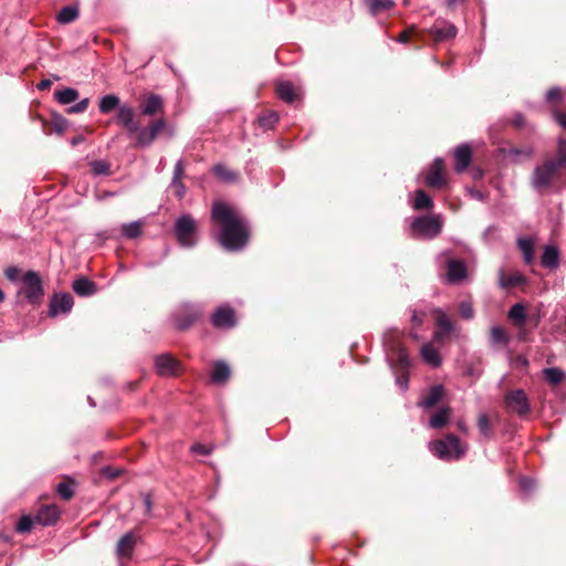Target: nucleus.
Wrapping results in <instances>:
<instances>
[{"instance_id": "1", "label": "nucleus", "mask_w": 566, "mask_h": 566, "mask_svg": "<svg viewBox=\"0 0 566 566\" xmlns=\"http://www.w3.org/2000/svg\"><path fill=\"white\" fill-rule=\"evenodd\" d=\"M211 217L221 227L219 242L226 250L238 251L247 245L248 226L230 206L221 201L214 202Z\"/></svg>"}, {"instance_id": "2", "label": "nucleus", "mask_w": 566, "mask_h": 566, "mask_svg": "<svg viewBox=\"0 0 566 566\" xmlns=\"http://www.w3.org/2000/svg\"><path fill=\"white\" fill-rule=\"evenodd\" d=\"M117 124L122 125L129 136H135L134 147L144 148L150 146L159 133L167 125L165 117L150 120L147 127L142 128L140 123L136 119L135 109L128 105H120L116 115Z\"/></svg>"}, {"instance_id": "3", "label": "nucleus", "mask_w": 566, "mask_h": 566, "mask_svg": "<svg viewBox=\"0 0 566 566\" xmlns=\"http://www.w3.org/2000/svg\"><path fill=\"white\" fill-rule=\"evenodd\" d=\"M566 170V139L559 138L555 157H547L531 175V185L539 193L552 188L560 171Z\"/></svg>"}, {"instance_id": "4", "label": "nucleus", "mask_w": 566, "mask_h": 566, "mask_svg": "<svg viewBox=\"0 0 566 566\" xmlns=\"http://www.w3.org/2000/svg\"><path fill=\"white\" fill-rule=\"evenodd\" d=\"M386 345L389 349L388 359L392 371L396 374V382L407 389L409 382L410 359L406 348L401 345L397 336H388Z\"/></svg>"}, {"instance_id": "5", "label": "nucleus", "mask_w": 566, "mask_h": 566, "mask_svg": "<svg viewBox=\"0 0 566 566\" xmlns=\"http://www.w3.org/2000/svg\"><path fill=\"white\" fill-rule=\"evenodd\" d=\"M465 450V446L452 433L447 434L444 439L436 440L431 444L432 453L443 461L459 460L464 455Z\"/></svg>"}, {"instance_id": "6", "label": "nucleus", "mask_w": 566, "mask_h": 566, "mask_svg": "<svg viewBox=\"0 0 566 566\" xmlns=\"http://www.w3.org/2000/svg\"><path fill=\"white\" fill-rule=\"evenodd\" d=\"M21 281L22 286L18 294L23 295L31 305H39L44 296V285L40 274L29 270L22 275Z\"/></svg>"}, {"instance_id": "7", "label": "nucleus", "mask_w": 566, "mask_h": 566, "mask_svg": "<svg viewBox=\"0 0 566 566\" xmlns=\"http://www.w3.org/2000/svg\"><path fill=\"white\" fill-rule=\"evenodd\" d=\"M442 230L439 216L418 217L411 223V232L415 238H436Z\"/></svg>"}, {"instance_id": "8", "label": "nucleus", "mask_w": 566, "mask_h": 566, "mask_svg": "<svg viewBox=\"0 0 566 566\" xmlns=\"http://www.w3.org/2000/svg\"><path fill=\"white\" fill-rule=\"evenodd\" d=\"M175 234L178 242L186 248L196 244L197 223L190 214H184L177 219Z\"/></svg>"}, {"instance_id": "9", "label": "nucleus", "mask_w": 566, "mask_h": 566, "mask_svg": "<svg viewBox=\"0 0 566 566\" xmlns=\"http://www.w3.org/2000/svg\"><path fill=\"white\" fill-rule=\"evenodd\" d=\"M504 405L520 417H526L531 412L530 400L523 389L509 390L504 396Z\"/></svg>"}, {"instance_id": "10", "label": "nucleus", "mask_w": 566, "mask_h": 566, "mask_svg": "<svg viewBox=\"0 0 566 566\" xmlns=\"http://www.w3.org/2000/svg\"><path fill=\"white\" fill-rule=\"evenodd\" d=\"M157 374L161 377H176L182 370L181 361L171 354L165 353L155 357Z\"/></svg>"}, {"instance_id": "11", "label": "nucleus", "mask_w": 566, "mask_h": 566, "mask_svg": "<svg viewBox=\"0 0 566 566\" xmlns=\"http://www.w3.org/2000/svg\"><path fill=\"white\" fill-rule=\"evenodd\" d=\"M211 324L218 329H231L237 326L235 311L229 305H221L211 315Z\"/></svg>"}, {"instance_id": "12", "label": "nucleus", "mask_w": 566, "mask_h": 566, "mask_svg": "<svg viewBox=\"0 0 566 566\" xmlns=\"http://www.w3.org/2000/svg\"><path fill=\"white\" fill-rule=\"evenodd\" d=\"M444 161L438 157L431 164L426 177V184L430 188L442 189L447 186Z\"/></svg>"}, {"instance_id": "13", "label": "nucleus", "mask_w": 566, "mask_h": 566, "mask_svg": "<svg viewBox=\"0 0 566 566\" xmlns=\"http://www.w3.org/2000/svg\"><path fill=\"white\" fill-rule=\"evenodd\" d=\"M73 305L74 300L70 293H54L49 304V316L55 317L59 314L69 313Z\"/></svg>"}, {"instance_id": "14", "label": "nucleus", "mask_w": 566, "mask_h": 566, "mask_svg": "<svg viewBox=\"0 0 566 566\" xmlns=\"http://www.w3.org/2000/svg\"><path fill=\"white\" fill-rule=\"evenodd\" d=\"M437 331L433 334L434 340L442 343L453 332V324L450 317L440 308L433 311Z\"/></svg>"}, {"instance_id": "15", "label": "nucleus", "mask_w": 566, "mask_h": 566, "mask_svg": "<svg viewBox=\"0 0 566 566\" xmlns=\"http://www.w3.org/2000/svg\"><path fill=\"white\" fill-rule=\"evenodd\" d=\"M139 109L142 115L145 116H155L157 114H164L163 98L156 94L145 95L140 99Z\"/></svg>"}, {"instance_id": "16", "label": "nucleus", "mask_w": 566, "mask_h": 566, "mask_svg": "<svg viewBox=\"0 0 566 566\" xmlns=\"http://www.w3.org/2000/svg\"><path fill=\"white\" fill-rule=\"evenodd\" d=\"M423 32L427 40L430 39L438 43L454 38L457 34V28L451 23H444L442 27L433 25Z\"/></svg>"}, {"instance_id": "17", "label": "nucleus", "mask_w": 566, "mask_h": 566, "mask_svg": "<svg viewBox=\"0 0 566 566\" xmlns=\"http://www.w3.org/2000/svg\"><path fill=\"white\" fill-rule=\"evenodd\" d=\"M396 40L400 43H413V49L419 50L427 41V38L424 35L423 31H418L416 25H410L406 28L403 31H401Z\"/></svg>"}, {"instance_id": "18", "label": "nucleus", "mask_w": 566, "mask_h": 566, "mask_svg": "<svg viewBox=\"0 0 566 566\" xmlns=\"http://www.w3.org/2000/svg\"><path fill=\"white\" fill-rule=\"evenodd\" d=\"M60 515V509L55 504L42 505L35 515V522L43 526L53 525L57 522Z\"/></svg>"}, {"instance_id": "19", "label": "nucleus", "mask_w": 566, "mask_h": 566, "mask_svg": "<svg viewBox=\"0 0 566 566\" xmlns=\"http://www.w3.org/2000/svg\"><path fill=\"white\" fill-rule=\"evenodd\" d=\"M454 170L458 174L463 172L471 164L472 148L468 144L458 146L454 149Z\"/></svg>"}, {"instance_id": "20", "label": "nucleus", "mask_w": 566, "mask_h": 566, "mask_svg": "<svg viewBox=\"0 0 566 566\" xmlns=\"http://www.w3.org/2000/svg\"><path fill=\"white\" fill-rule=\"evenodd\" d=\"M138 536L134 532H128L119 538L116 552L119 557L130 558L137 544Z\"/></svg>"}, {"instance_id": "21", "label": "nucleus", "mask_w": 566, "mask_h": 566, "mask_svg": "<svg viewBox=\"0 0 566 566\" xmlns=\"http://www.w3.org/2000/svg\"><path fill=\"white\" fill-rule=\"evenodd\" d=\"M468 275V269L461 260H449L447 268V279L450 283H459Z\"/></svg>"}, {"instance_id": "22", "label": "nucleus", "mask_w": 566, "mask_h": 566, "mask_svg": "<svg viewBox=\"0 0 566 566\" xmlns=\"http://www.w3.org/2000/svg\"><path fill=\"white\" fill-rule=\"evenodd\" d=\"M72 289L81 297L92 296L97 292L96 283L86 276H80L74 280Z\"/></svg>"}, {"instance_id": "23", "label": "nucleus", "mask_w": 566, "mask_h": 566, "mask_svg": "<svg viewBox=\"0 0 566 566\" xmlns=\"http://www.w3.org/2000/svg\"><path fill=\"white\" fill-rule=\"evenodd\" d=\"M231 376L230 367L223 360H217L212 365L210 380L214 385H224Z\"/></svg>"}, {"instance_id": "24", "label": "nucleus", "mask_w": 566, "mask_h": 566, "mask_svg": "<svg viewBox=\"0 0 566 566\" xmlns=\"http://www.w3.org/2000/svg\"><path fill=\"white\" fill-rule=\"evenodd\" d=\"M200 315L197 311H185L176 314L174 317L176 329L180 332L189 329L199 319Z\"/></svg>"}, {"instance_id": "25", "label": "nucleus", "mask_w": 566, "mask_h": 566, "mask_svg": "<svg viewBox=\"0 0 566 566\" xmlns=\"http://www.w3.org/2000/svg\"><path fill=\"white\" fill-rule=\"evenodd\" d=\"M444 396V388L442 385L432 386L428 394L418 402L419 407L422 408H433L436 407Z\"/></svg>"}, {"instance_id": "26", "label": "nucleus", "mask_w": 566, "mask_h": 566, "mask_svg": "<svg viewBox=\"0 0 566 566\" xmlns=\"http://www.w3.org/2000/svg\"><path fill=\"white\" fill-rule=\"evenodd\" d=\"M279 97L286 103H294L300 94L296 87L291 82H279L275 86Z\"/></svg>"}, {"instance_id": "27", "label": "nucleus", "mask_w": 566, "mask_h": 566, "mask_svg": "<svg viewBox=\"0 0 566 566\" xmlns=\"http://www.w3.org/2000/svg\"><path fill=\"white\" fill-rule=\"evenodd\" d=\"M507 317L512 321L513 325L518 328L523 329L526 325V311L525 306L522 303L514 304L509 313Z\"/></svg>"}, {"instance_id": "28", "label": "nucleus", "mask_w": 566, "mask_h": 566, "mask_svg": "<svg viewBox=\"0 0 566 566\" xmlns=\"http://www.w3.org/2000/svg\"><path fill=\"white\" fill-rule=\"evenodd\" d=\"M525 282V276L518 272L506 274L504 271H500V285L503 289L514 287Z\"/></svg>"}, {"instance_id": "29", "label": "nucleus", "mask_w": 566, "mask_h": 566, "mask_svg": "<svg viewBox=\"0 0 566 566\" xmlns=\"http://www.w3.org/2000/svg\"><path fill=\"white\" fill-rule=\"evenodd\" d=\"M421 357L430 366L437 368L441 365V357L439 352L428 343L421 347Z\"/></svg>"}, {"instance_id": "30", "label": "nucleus", "mask_w": 566, "mask_h": 566, "mask_svg": "<svg viewBox=\"0 0 566 566\" xmlns=\"http://www.w3.org/2000/svg\"><path fill=\"white\" fill-rule=\"evenodd\" d=\"M541 262L544 268H548V269L556 268L559 262V252H558L557 248H555L553 245H547L543 252Z\"/></svg>"}, {"instance_id": "31", "label": "nucleus", "mask_w": 566, "mask_h": 566, "mask_svg": "<svg viewBox=\"0 0 566 566\" xmlns=\"http://www.w3.org/2000/svg\"><path fill=\"white\" fill-rule=\"evenodd\" d=\"M80 15V10L77 4L66 6L61 9V11L57 13V21L61 24H69L74 22Z\"/></svg>"}, {"instance_id": "32", "label": "nucleus", "mask_w": 566, "mask_h": 566, "mask_svg": "<svg viewBox=\"0 0 566 566\" xmlns=\"http://www.w3.org/2000/svg\"><path fill=\"white\" fill-rule=\"evenodd\" d=\"M451 417V408L443 407L438 412L431 416L430 427L433 429H440L448 424Z\"/></svg>"}, {"instance_id": "33", "label": "nucleus", "mask_w": 566, "mask_h": 566, "mask_svg": "<svg viewBox=\"0 0 566 566\" xmlns=\"http://www.w3.org/2000/svg\"><path fill=\"white\" fill-rule=\"evenodd\" d=\"M545 380L553 387L559 386L566 378V374L557 367H549L543 370Z\"/></svg>"}, {"instance_id": "34", "label": "nucleus", "mask_w": 566, "mask_h": 566, "mask_svg": "<svg viewBox=\"0 0 566 566\" xmlns=\"http://www.w3.org/2000/svg\"><path fill=\"white\" fill-rule=\"evenodd\" d=\"M370 13L378 15L381 12L388 11L395 7L392 0H365Z\"/></svg>"}, {"instance_id": "35", "label": "nucleus", "mask_w": 566, "mask_h": 566, "mask_svg": "<svg viewBox=\"0 0 566 566\" xmlns=\"http://www.w3.org/2000/svg\"><path fill=\"white\" fill-rule=\"evenodd\" d=\"M279 122V115L273 111H265L258 116L256 123L264 130L272 129Z\"/></svg>"}, {"instance_id": "36", "label": "nucleus", "mask_w": 566, "mask_h": 566, "mask_svg": "<svg viewBox=\"0 0 566 566\" xmlns=\"http://www.w3.org/2000/svg\"><path fill=\"white\" fill-rule=\"evenodd\" d=\"M98 106L101 113L108 114L115 108L118 109V107L120 106L119 97L114 94L105 95L101 98Z\"/></svg>"}, {"instance_id": "37", "label": "nucleus", "mask_w": 566, "mask_h": 566, "mask_svg": "<svg viewBox=\"0 0 566 566\" xmlns=\"http://www.w3.org/2000/svg\"><path fill=\"white\" fill-rule=\"evenodd\" d=\"M69 122L65 117L57 113H53L49 123L50 130L57 135H63L66 130Z\"/></svg>"}, {"instance_id": "38", "label": "nucleus", "mask_w": 566, "mask_h": 566, "mask_svg": "<svg viewBox=\"0 0 566 566\" xmlns=\"http://www.w3.org/2000/svg\"><path fill=\"white\" fill-rule=\"evenodd\" d=\"M432 207V199L422 189L417 190L413 208L416 210H430Z\"/></svg>"}, {"instance_id": "39", "label": "nucleus", "mask_w": 566, "mask_h": 566, "mask_svg": "<svg viewBox=\"0 0 566 566\" xmlns=\"http://www.w3.org/2000/svg\"><path fill=\"white\" fill-rule=\"evenodd\" d=\"M143 231V222L134 221L130 223H125L122 226V234L127 239H136L142 234Z\"/></svg>"}, {"instance_id": "40", "label": "nucleus", "mask_w": 566, "mask_h": 566, "mask_svg": "<svg viewBox=\"0 0 566 566\" xmlns=\"http://www.w3.org/2000/svg\"><path fill=\"white\" fill-rule=\"evenodd\" d=\"M517 245L523 254L524 261L531 264L534 259V245L530 239H518Z\"/></svg>"}, {"instance_id": "41", "label": "nucleus", "mask_w": 566, "mask_h": 566, "mask_svg": "<svg viewBox=\"0 0 566 566\" xmlns=\"http://www.w3.org/2000/svg\"><path fill=\"white\" fill-rule=\"evenodd\" d=\"M55 97L59 101V103L67 105L77 99L78 92L75 88L67 87L62 91H56Z\"/></svg>"}, {"instance_id": "42", "label": "nucleus", "mask_w": 566, "mask_h": 566, "mask_svg": "<svg viewBox=\"0 0 566 566\" xmlns=\"http://www.w3.org/2000/svg\"><path fill=\"white\" fill-rule=\"evenodd\" d=\"M216 176L226 182H233L238 179V172L230 170L224 165H216L213 168Z\"/></svg>"}, {"instance_id": "43", "label": "nucleus", "mask_w": 566, "mask_h": 566, "mask_svg": "<svg viewBox=\"0 0 566 566\" xmlns=\"http://www.w3.org/2000/svg\"><path fill=\"white\" fill-rule=\"evenodd\" d=\"M491 342L493 344L507 345L510 342V337L506 331L501 326H494L490 331Z\"/></svg>"}, {"instance_id": "44", "label": "nucleus", "mask_w": 566, "mask_h": 566, "mask_svg": "<svg viewBox=\"0 0 566 566\" xmlns=\"http://www.w3.org/2000/svg\"><path fill=\"white\" fill-rule=\"evenodd\" d=\"M73 480L66 479L56 485V492L64 501H70L74 496Z\"/></svg>"}, {"instance_id": "45", "label": "nucleus", "mask_w": 566, "mask_h": 566, "mask_svg": "<svg viewBox=\"0 0 566 566\" xmlns=\"http://www.w3.org/2000/svg\"><path fill=\"white\" fill-rule=\"evenodd\" d=\"M92 172L96 176L101 175H109L111 174V165L105 160H94L90 163Z\"/></svg>"}, {"instance_id": "46", "label": "nucleus", "mask_w": 566, "mask_h": 566, "mask_svg": "<svg viewBox=\"0 0 566 566\" xmlns=\"http://www.w3.org/2000/svg\"><path fill=\"white\" fill-rule=\"evenodd\" d=\"M35 520H32L28 515H23L15 525L18 533H28L32 530Z\"/></svg>"}, {"instance_id": "47", "label": "nucleus", "mask_w": 566, "mask_h": 566, "mask_svg": "<svg viewBox=\"0 0 566 566\" xmlns=\"http://www.w3.org/2000/svg\"><path fill=\"white\" fill-rule=\"evenodd\" d=\"M478 428L480 432L489 437L492 432V424L488 415H481L478 419Z\"/></svg>"}, {"instance_id": "48", "label": "nucleus", "mask_w": 566, "mask_h": 566, "mask_svg": "<svg viewBox=\"0 0 566 566\" xmlns=\"http://www.w3.org/2000/svg\"><path fill=\"white\" fill-rule=\"evenodd\" d=\"M563 99V94H562V91L560 88L558 87H552L551 90H548L547 94H546V101L553 105H557L562 102Z\"/></svg>"}, {"instance_id": "49", "label": "nucleus", "mask_w": 566, "mask_h": 566, "mask_svg": "<svg viewBox=\"0 0 566 566\" xmlns=\"http://www.w3.org/2000/svg\"><path fill=\"white\" fill-rule=\"evenodd\" d=\"M459 313L462 318L471 319L474 316V310L470 302L463 301L459 304Z\"/></svg>"}, {"instance_id": "50", "label": "nucleus", "mask_w": 566, "mask_h": 566, "mask_svg": "<svg viewBox=\"0 0 566 566\" xmlns=\"http://www.w3.org/2000/svg\"><path fill=\"white\" fill-rule=\"evenodd\" d=\"M509 154L512 156H524L526 158H531L534 154V149L532 147H525V148L513 147L509 150Z\"/></svg>"}, {"instance_id": "51", "label": "nucleus", "mask_w": 566, "mask_h": 566, "mask_svg": "<svg viewBox=\"0 0 566 566\" xmlns=\"http://www.w3.org/2000/svg\"><path fill=\"white\" fill-rule=\"evenodd\" d=\"M144 513L146 516H151V510L154 507V500L151 493L143 494Z\"/></svg>"}, {"instance_id": "52", "label": "nucleus", "mask_w": 566, "mask_h": 566, "mask_svg": "<svg viewBox=\"0 0 566 566\" xmlns=\"http://www.w3.org/2000/svg\"><path fill=\"white\" fill-rule=\"evenodd\" d=\"M21 270L18 266L11 265L4 270V276L11 282H15L19 279Z\"/></svg>"}, {"instance_id": "53", "label": "nucleus", "mask_w": 566, "mask_h": 566, "mask_svg": "<svg viewBox=\"0 0 566 566\" xmlns=\"http://www.w3.org/2000/svg\"><path fill=\"white\" fill-rule=\"evenodd\" d=\"M120 473H122L120 469H115L112 467H104L101 470V474L109 480H114V479L118 478L120 475Z\"/></svg>"}, {"instance_id": "54", "label": "nucleus", "mask_w": 566, "mask_h": 566, "mask_svg": "<svg viewBox=\"0 0 566 566\" xmlns=\"http://www.w3.org/2000/svg\"><path fill=\"white\" fill-rule=\"evenodd\" d=\"M90 99L84 98L80 101L77 104L67 108V113H83L88 107Z\"/></svg>"}, {"instance_id": "55", "label": "nucleus", "mask_w": 566, "mask_h": 566, "mask_svg": "<svg viewBox=\"0 0 566 566\" xmlns=\"http://www.w3.org/2000/svg\"><path fill=\"white\" fill-rule=\"evenodd\" d=\"M191 451L199 455H209L211 453L212 449L202 443H195L191 447Z\"/></svg>"}, {"instance_id": "56", "label": "nucleus", "mask_w": 566, "mask_h": 566, "mask_svg": "<svg viewBox=\"0 0 566 566\" xmlns=\"http://www.w3.org/2000/svg\"><path fill=\"white\" fill-rule=\"evenodd\" d=\"M171 187H172V188H174V190H175V195H176L179 199H181V198L184 197V195H185V191H186V187H185V185L182 184V181H181V180H178V181H177V180H172V181H171Z\"/></svg>"}, {"instance_id": "57", "label": "nucleus", "mask_w": 566, "mask_h": 566, "mask_svg": "<svg viewBox=\"0 0 566 566\" xmlns=\"http://www.w3.org/2000/svg\"><path fill=\"white\" fill-rule=\"evenodd\" d=\"M185 174V167L184 163L181 160L177 161L174 169V178L172 180H181L182 176Z\"/></svg>"}, {"instance_id": "58", "label": "nucleus", "mask_w": 566, "mask_h": 566, "mask_svg": "<svg viewBox=\"0 0 566 566\" xmlns=\"http://www.w3.org/2000/svg\"><path fill=\"white\" fill-rule=\"evenodd\" d=\"M513 364L517 368H526L528 366V360L524 355H517L514 358Z\"/></svg>"}, {"instance_id": "59", "label": "nucleus", "mask_w": 566, "mask_h": 566, "mask_svg": "<svg viewBox=\"0 0 566 566\" xmlns=\"http://www.w3.org/2000/svg\"><path fill=\"white\" fill-rule=\"evenodd\" d=\"M424 316H426V314L422 312L421 313L415 312L412 315V318H411L413 327H419L423 323Z\"/></svg>"}, {"instance_id": "60", "label": "nucleus", "mask_w": 566, "mask_h": 566, "mask_svg": "<svg viewBox=\"0 0 566 566\" xmlns=\"http://www.w3.org/2000/svg\"><path fill=\"white\" fill-rule=\"evenodd\" d=\"M512 124L516 128H522L525 125V117L522 114H516L512 120Z\"/></svg>"}, {"instance_id": "61", "label": "nucleus", "mask_w": 566, "mask_h": 566, "mask_svg": "<svg viewBox=\"0 0 566 566\" xmlns=\"http://www.w3.org/2000/svg\"><path fill=\"white\" fill-rule=\"evenodd\" d=\"M533 480L528 479V478H522L520 480V485L523 490H531L533 488Z\"/></svg>"}, {"instance_id": "62", "label": "nucleus", "mask_w": 566, "mask_h": 566, "mask_svg": "<svg viewBox=\"0 0 566 566\" xmlns=\"http://www.w3.org/2000/svg\"><path fill=\"white\" fill-rule=\"evenodd\" d=\"M555 119L557 120V123L564 127L566 129V114L563 113V112H557L555 114Z\"/></svg>"}, {"instance_id": "63", "label": "nucleus", "mask_w": 566, "mask_h": 566, "mask_svg": "<svg viewBox=\"0 0 566 566\" xmlns=\"http://www.w3.org/2000/svg\"><path fill=\"white\" fill-rule=\"evenodd\" d=\"M52 86V81L51 80H42L41 82L38 83L36 87L40 90V91H46L49 90L50 87Z\"/></svg>"}, {"instance_id": "64", "label": "nucleus", "mask_w": 566, "mask_h": 566, "mask_svg": "<svg viewBox=\"0 0 566 566\" xmlns=\"http://www.w3.org/2000/svg\"><path fill=\"white\" fill-rule=\"evenodd\" d=\"M84 140V137L78 135V136H74L72 139H71V145L74 147L81 143H83Z\"/></svg>"}]
</instances>
